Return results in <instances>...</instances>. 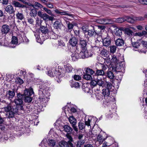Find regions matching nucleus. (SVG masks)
I'll use <instances>...</instances> for the list:
<instances>
[{"instance_id":"obj_1","label":"nucleus","mask_w":147,"mask_h":147,"mask_svg":"<svg viewBox=\"0 0 147 147\" xmlns=\"http://www.w3.org/2000/svg\"><path fill=\"white\" fill-rule=\"evenodd\" d=\"M80 46L81 49V51L80 52V57L83 58H88L91 57L92 54L90 51L87 50V43L86 41L82 40L80 38Z\"/></svg>"},{"instance_id":"obj_2","label":"nucleus","mask_w":147,"mask_h":147,"mask_svg":"<svg viewBox=\"0 0 147 147\" xmlns=\"http://www.w3.org/2000/svg\"><path fill=\"white\" fill-rule=\"evenodd\" d=\"M37 14L38 16L45 21H53L54 19L53 17L48 15L45 13H43L41 11H38L37 13V10L35 9L30 10L29 15L31 17H35Z\"/></svg>"},{"instance_id":"obj_3","label":"nucleus","mask_w":147,"mask_h":147,"mask_svg":"<svg viewBox=\"0 0 147 147\" xmlns=\"http://www.w3.org/2000/svg\"><path fill=\"white\" fill-rule=\"evenodd\" d=\"M64 73L63 72L61 73V72H58L55 70L54 69H52V70H50L48 72V75L51 77H54L55 76H56L57 78H58L57 80V81L58 83H59L61 81V78L63 76Z\"/></svg>"},{"instance_id":"obj_4","label":"nucleus","mask_w":147,"mask_h":147,"mask_svg":"<svg viewBox=\"0 0 147 147\" xmlns=\"http://www.w3.org/2000/svg\"><path fill=\"white\" fill-rule=\"evenodd\" d=\"M5 111L7 112V115L9 118H13L14 114L20 110L15 107H11L10 105H7L4 108Z\"/></svg>"},{"instance_id":"obj_5","label":"nucleus","mask_w":147,"mask_h":147,"mask_svg":"<svg viewBox=\"0 0 147 147\" xmlns=\"http://www.w3.org/2000/svg\"><path fill=\"white\" fill-rule=\"evenodd\" d=\"M23 95L20 93L17 94L16 98L14 100V102L18 106L16 107L20 110H23L24 108L22 106L23 103Z\"/></svg>"},{"instance_id":"obj_6","label":"nucleus","mask_w":147,"mask_h":147,"mask_svg":"<svg viewBox=\"0 0 147 147\" xmlns=\"http://www.w3.org/2000/svg\"><path fill=\"white\" fill-rule=\"evenodd\" d=\"M107 88L103 89L102 90V94L105 98L109 97L110 94V91L111 90H110L114 88L113 85L110 82H106Z\"/></svg>"},{"instance_id":"obj_7","label":"nucleus","mask_w":147,"mask_h":147,"mask_svg":"<svg viewBox=\"0 0 147 147\" xmlns=\"http://www.w3.org/2000/svg\"><path fill=\"white\" fill-rule=\"evenodd\" d=\"M40 31L42 33V40H45L47 38V37L46 36L47 34L49 35V30L48 29L47 27L43 26H40Z\"/></svg>"},{"instance_id":"obj_8","label":"nucleus","mask_w":147,"mask_h":147,"mask_svg":"<svg viewBox=\"0 0 147 147\" xmlns=\"http://www.w3.org/2000/svg\"><path fill=\"white\" fill-rule=\"evenodd\" d=\"M69 120L70 123L71 124L72 126L73 127L74 130L76 132L78 131V129L77 126H76L77 123L76 119L73 116H71L69 117Z\"/></svg>"},{"instance_id":"obj_9","label":"nucleus","mask_w":147,"mask_h":147,"mask_svg":"<svg viewBox=\"0 0 147 147\" xmlns=\"http://www.w3.org/2000/svg\"><path fill=\"white\" fill-rule=\"evenodd\" d=\"M139 42L140 44V48H142V49H139V52L145 53V49L147 48V42L143 41H139Z\"/></svg>"},{"instance_id":"obj_10","label":"nucleus","mask_w":147,"mask_h":147,"mask_svg":"<svg viewBox=\"0 0 147 147\" xmlns=\"http://www.w3.org/2000/svg\"><path fill=\"white\" fill-rule=\"evenodd\" d=\"M71 37L70 39L69 43V44L73 47L76 46L78 43V40L76 37H74V34L71 32Z\"/></svg>"},{"instance_id":"obj_11","label":"nucleus","mask_w":147,"mask_h":147,"mask_svg":"<svg viewBox=\"0 0 147 147\" xmlns=\"http://www.w3.org/2000/svg\"><path fill=\"white\" fill-rule=\"evenodd\" d=\"M10 30L9 26L7 24L3 25L1 29V31L2 34H6L8 33Z\"/></svg>"},{"instance_id":"obj_12","label":"nucleus","mask_w":147,"mask_h":147,"mask_svg":"<svg viewBox=\"0 0 147 147\" xmlns=\"http://www.w3.org/2000/svg\"><path fill=\"white\" fill-rule=\"evenodd\" d=\"M78 50H76L71 55V57L72 60L74 61H76L79 58L85 59L86 58H83L80 57V53L78 54Z\"/></svg>"},{"instance_id":"obj_13","label":"nucleus","mask_w":147,"mask_h":147,"mask_svg":"<svg viewBox=\"0 0 147 147\" xmlns=\"http://www.w3.org/2000/svg\"><path fill=\"white\" fill-rule=\"evenodd\" d=\"M34 93L33 89L32 88L30 87L29 89H26L24 90V94L22 95L23 96H31Z\"/></svg>"},{"instance_id":"obj_14","label":"nucleus","mask_w":147,"mask_h":147,"mask_svg":"<svg viewBox=\"0 0 147 147\" xmlns=\"http://www.w3.org/2000/svg\"><path fill=\"white\" fill-rule=\"evenodd\" d=\"M111 57H110L109 56L107 57V62H109L110 61L111 63L113 62L115 63L118 62V60L115 55H111Z\"/></svg>"},{"instance_id":"obj_15","label":"nucleus","mask_w":147,"mask_h":147,"mask_svg":"<svg viewBox=\"0 0 147 147\" xmlns=\"http://www.w3.org/2000/svg\"><path fill=\"white\" fill-rule=\"evenodd\" d=\"M55 11L56 13L59 14L61 15H67L70 17L72 16V15L71 14L68 13L66 11H63L62 10H59L58 9H56L55 10Z\"/></svg>"},{"instance_id":"obj_16","label":"nucleus","mask_w":147,"mask_h":147,"mask_svg":"<svg viewBox=\"0 0 147 147\" xmlns=\"http://www.w3.org/2000/svg\"><path fill=\"white\" fill-rule=\"evenodd\" d=\"M39 87L40 89L38 90V95L39 96V97L38 99H40V98H42V97H45V90L44 89V88H42L41 86Z\"/></svg>"},{"instance_id":"obj_17","label":"nucleus","mask_w":147,"mask_h":147,"mask_svg":"<svg viewBox=\"0 0 147 147\" xmlns=\"http://www.w3.org/2000/svg\"><path fill=\"white\" fill-rule=\"evenodd\" d=\"M103 44L105 47H108L110 45L111 40L109 37L105 38L102 40Z\"/></svg>"},{"instance_id":"obj_18","label":"nucleus","mask_w":147,"mask_h":147,"mask_svg":"<svg viewBox=\"0 0 147 147\" xmlns=\"http://www.w3.org/2000/svg\"><path fill=\"white\" fill-rule=\"evenodd\" d=\"M88 35L90 36H95L96 35H98V33L94 30V28L92 27V28L91 30H89L88 31Z\"/></svg>"},{"instance_id":"obj_19","label":"nucleus","mask_w":147,"mask_h":147,"mask_svg":"<svg viewBox=\"0 0 147 147\" xmlns=\"http://www.w3.org/2000/svg\"><path fill=\"white\" fill-rule=\"evenodd\" d=\"M124 41L122 38H118L115 40V44L117 46H120L123 45Z\"/></svg>"},{"instance_id":"obj_20","label":"nucleus","mask_w":147,"mask_h":147,"mask_svg":"<svg viewBox=\"0 0 147 147\" xmlns=\"http://www.w3.org/2000/svg\"><path fill=\"white\" fill-rule=\"evenodd\" d=\"M82 89L83 91L86 93H88L90 90L89 85L87 84H84L83 85Z\"/></svg>"},{"instance_id":"obj_21","label":"nucleus","mask_w":147,"mask_h":147,"mask_svg":"<svg viewBox=\"0 0 147 147\" xmlns=\"http://www.w3.org/2000/svg\"><path fill=\"white\" fill-rule=\"evenodd\" d=\"M6 11L10 14L13 13L14 12L13 8L11 5H7L5 8Z\"/></svg>"},{"instance_id":"obj_22","label":"nucleus","mask_w":147,"mask_h":147,"mask_svg":"<svg viewBox=\"0 0 147 147\" xmlns=\"http://www.w3.org/2000/svg\"><path fill=\"white\" fill-rule=\"evenodd\" d=\"M42 105H45V104L47 102L48 100V98L47 97H42V98H40V99H38Z\"/></svg>"},{"instance_id":"obj_23","label":"nucleus","mask_w":147,"mask_h":147,"mask_svg":"<svg viewBox=\"0 0 147 147\" xmlns=\"http://www.w3.org/2000/svg\"><path fill=\"white\" fill-rule=\"evenodd\" d=\"M108 53V51L104 49H103L100 52V55L103 58L104 57H107Z\"/></svg>"},{"instance_id":"obj_24","label":"nucleus","mask_w":147,"mask_h":147,"mask_svg":"<svg viewBox=\"0 0 147 147\" xmlns=\"http://www.w3.org/2000/svg\"><path fill=\"white\" fill-rule=\"evenodd\" d=\"M63 128L64 130L68 134L71 133L72 130L71 127L67 125H65L63 127Z\"/></svg>"},{"instance_id":"obj_25","label":"nucleus","mask_w":147,"mask_h":147,"mask_svg":"<svg viewBox=\"0 0 147 147\" xmlns=\"http://www.w3.org/2000/svg\"><path fill=\"white\" fill-rule=\"evenodd\" d=\"M125 21H127L128 22L132 23L135 21V17L133 16L132 18L128 16H125Z\"/></svg>"},{"instance_id":"obj_26","label":"nucleus","mask_w":147,"mask_h":147,"mask_svg":"<svg viewBox=\"0 0 147 147\" xmlns=\"http://www.w3.org/2000/svg\"><path fill=\"white\" fill-rule=\"evenodd\" d=\"M15 95V93L13 91L9 90L7 92L6 96L9 98H12Z\"/></svg>"},{"instance_id":"obj_27","label":"nucleus","mask_w":147,"mask_h":147,"mask_svg":"<svg viewBox=\"0 0 147 147\" xmlns=\"http://www.w3.org/2000/svg\"><path fill=\"white\" fill-rule=\"evenodd\" d=\"M66 72L70 73L71 72L73 69V68L72 66L69 65L67 64L65 65V67Z\"/></svg>"},{"instance_id":"obj_28","label":"nucleus","mask_w":147,"mask_h":147,"mask_svg":"<svg viewBox=\"0 0 147 147\" xmlns=\"http://www.w3.org/2000/svg\"><path fill=\"white\" fill-rule=\"evenodd\" d=\"M69 144L67 142L61 141L59 143L60 147H68Z\"/></svg>"},{"instance_id":"obj_29","label":"nucleus","mask_w":147,"mask_h":147,"mask_svg":"<svg viewBox=\"0 0 147 147\" xmlns=\"http://www.w3.org/2000/svg\"><path fill=\"white\" fill-rule=\"evenodd\" d=\"M12 4L16 7L23 8L25 7L24 5H22L19 2L16 1H13Z\"/></svg>"},{"instance_id":"obj_30","label":"nucleus","mask_w":147,"mask_h":147,"mask_svg":"<svg viewBox=\"0 0 147 147\" xmlns=\"http://www.w3.org/2000/svg\"><path fill=\"white\" fill-rule=\"evenodd\" d=\"M107 76L109 78L113 79L115 77L114 74L113 72L111 71H108L107 73Z\"/></svg>"},{"instance_id":"obj_31","label":"nucleus","mask_w":147,"mask_h":147,"mask_svg":"<svg viewBox=\"0 0 147 147\" xmlns=\"http://www.w3.org/2000/svg\"><path fill=\"white\" fill-rule=\"evenodd\" d=\"M97 141L99 142V143L100 144H101L105 140V139L101 135L99 134L97 137Z\"/></svg>"},{"instance_id":"obj_32","label":"nucleus","mask_w":147,"mask_h":147,"mask_svg":"<svg viewBox=\"0 0 147 147\" xmlns=\"http://www.w3.org/2000/svg\"><path fill=\"white\" fill-rule=\"evenodd\" d=\"M48 35H49L51 38L56 39L58 38L57 35L56 34L53 32H49V34Z\"/></svg>"},{"instance_id":"obj_33","label":"nucleus","mask_w":147,"mask_h":147,"mask_svg":"<svg viewBox=\"0 0 147 147\" xmlns=\"http://www.w3.org/2000/svg\"><path fill=\"white\" fill-rule=\"evenodd\" d=\"M61 23L58 21H56L54 23V27L56 29L60 28Z\"/></svg>"},{"instance_id":"obj_34","label":"nucleus","mask_w":147,"mask_h":147,"mask_svg":"<svg viewBox=\"0 0 147 147\" xmlns=\"http://www.w3.org/2000/svg\"><path fill=\"white\" fill-rule=\"evenodd\" d=\"M56 143V142L55 140H49L48 141V144L49 146L51 147H53Z\"/></svg>"},{"instance_id":"obj_35","label":"nucleus","mask_w":147,"mask_h":147,"mask_svg":"<svg viewBox=\"0 0 147 147\" xmlns=\"http://www.w3.org/2000/svg\"><path fill=\"white\" fill-rule=\"evenodd\" d=\"M96 75L98 76H103L105 75V72L101 69H97L96 70Z\"/></svg>"},{"instance_id":"obj_36","label":"nucleus","mask_w":147,"mask_h":147,"mask_svg":"<svg viewBox=\"0 0 147 147\" xmlns=\"http://www.w3.org/2000/svg\"><path fill=\"white\" fill-rule=\"evenodd\" d=\"M132 44L133 47L135 48H138V49L140 48V44L139 42H132Z\"/></svg>"},{"instance_id":"obj_37","label":"nucleus","mask_w":147,"mask_h":147,"mask_svg":"<svg viewBox=\"0 0 147 147\" xmlns=\"http://www.w3.org/2000/svg\"><path fill=\"white\" fill-rule=\"evenodd\" d=\"M124 31L126 34L129 36L132 35L133 32L129 28H125V29Z\"/></svg>"},{"instance_id":"obj_38","label":"nucleus","mask_w":147,"mask_h":147,"mask_svg":"<svg viewBox=\"0 0 147 147\" xmlns=\"http://www.w3.org/2000/svg\"><path fill=\"white\" fill-rule=\"evenodd\" d=\"M98 22L100 24H108V21L107 20L104 18L100 19L98 20Z\"/></svg>"},{"instance_id":"obj_39","label":"nucleus","mask_w":147,"mask_h":147,"mask_svg":"<svg viewBox=\"0 0 147 147\" xmlns=\"http://www.w3.org/2000/svg\"><path fill=\"white\" fill-rule=\"evenodd\" d=\"M31 6L34 8H36V7L42 8L43 7L42 5L38 2H35L34 4L31 5Z\"/></svg>"},{"instance_id":"obj_40","label":"nucleus","mask_w":147,"mask_h":147,"mask_svg":"<svg viewBox=\"0 0 147 147\" xmlns=\"http://www.w3.org/2000/svg\"><path fill=\"white\" fill-rule=\"evenodd\" d=\"M125 21V16H124L123 18H118L116 19L115 20V21L118 23H121Z\"/></svg>"},{"instance_id":"obj_41","label":"nucleus","mask_w":147,"mask_h":147,"mask_svg":"<svg viewBox=\"0 0 147 147\" xmlns=\"http://www.w3.org/2000/svg\"><path fill=\"white\" fill-rule=\"evenodd\" d=\"M24 101L26 102H30L32 100V98L31 96H25L24 98Z\"/></svg>"},{"instance_id":"obj_42","label":"nucleus","mask_w":147,"mask_h":147,"mask_svg":"<svg viewBox=\"0 0 147 147\" xmlns=\"http://www.w3.org/2000/svg\"><path fill=\"white\" fill-rule=\"evenodd\" d=\"M16 16L17 18L21 20H22L24 18V16L23 13H21L18 12L16 14Z\"/></svg>"},{"instance_id":"obj_43","label":"nucleus","mask_w":147,"mask_h":147,"mask_svg":"<svg viewBox=\"0 0 147 147\" xmlns=\"http://www.w3.org/2000/svg\"><path fill=\"white\" fill-rule=\"evenodd\" d=\"M84 78L87 80H91L92 79V78L91 75L86 73L84 75Z\"/></svg>"},{"instance_id":"obj_44","label":"nucleus","mask_w":147,"mask_h":147,"mask_svg":"<svg viewBox=\"0 0 147 147\" xmlns=\"http://www.w3.org/2000/svg\"><path fill=\"white\" fill-rule=\"evenodd\" d=\"M97 84L98 85L100 86L103 87L105 84V82L102 80L98 79L97 80Z\"/></svg>"},{"instance_id":"obj_45","label":"nucleus","mask_w":147,"mask_h":147,"mask_svg":"<svg viewBox=\"0 0 147 147\" xmlns=\"http://www.w3.org/2000/svg\"><path fill=\"white\" fill-rule=\"evenodd\" d=\"M94 71L92 69L90 68H87L86 70V73L90 75H92L94 73Z\"/></svg>"},{"instance_id":"obj_46","label":"nucleus","mask_w":147,"mask_h":147,"mask_svg":"<svg viewBox=\"0 0 147 147\" xmlns=\"http://www.w3.org/2000/svg\"><path fill=\"white\" fill-rule=\"evenodd\" d=\"M100 66H101L102 69H101L104 72L106 71L108 67V66L106 64H104L102 63H100Z\"/></svg>"},{"instance_id":"obj_47","label":"nucleus","mask_w":147,"mask_h":147,"mask_svg":"<svg viewBox=\"0 0 147 147\" xmlns=\"http://www.w3.org/2000/svg\"><path fill=\"white\" fill-rule=\"evenodd\" d=\"M66 136L67 139L69 140L67 142L69 144V145L71 146H72L73 144L71 142L73 140L71 136L69 134H67Z\"/></svg>"},{"instance_id":"obj_48","label":"nucleus","mask_w":147,"mask_h":147,"mask_svg":"<svg viewBox=\"0 0 147 147\" xmlns=\"http://www.w3.org/2000/svg\"><path fill=\"white\" fill-rule=\"evenodd\" d=\"M84 141L83 140H78L76 144V146L77 147H81L82 145L84 143Z\"/></svg>"},{"instance_id":"obj_49","label":"nucleus","mask_w":147,"mask_h":147,"mask_svg":"<svg viewBox=\"0 0 147 147\" xmlns=\"http://www.w3.org/2000/svg\"><path fill=\"white\" fill-rule=\"evenodd\" d=\"M85 124L82 122H80L78 123V127L80 129L82 130L85 127Z\"/></svg>"},{"instance_id":"obj_50","label":"nucleus","mask_w":147,"mask_h":147,"mask_svg":"<svg viewBox=\"0 0 147 147\" xmlns=\"http://www.w3.org/2000/svg\"><path fill=\"white\" fill-rule=\"evenodd\" d=\"M11 44L16 45L18 43L17 38L15 36L12 37V40L11 42Z\"/></svg>"},{"instance_id":"obj_51","label":"nucleus","mask_w":147,"mask_h":147,"mask_svg":"<svg viewBox=\"0 0 147 147\" xmlns=\"http://www.w3.org/2000/svg\"><path fill=\"white\" fill-rule=\"evenodd\" d=\"M110 51L111 53H113L116 51L117 47L115 45H113L110 47Z\"/></svg>"},{"instance_id":"obj_52","label":"nucleus","mask_w":147,"mask_h":147,"mask_svg":"<svg viewBox=\"0 0 147 147\" xmlns=\"http://www.w3.org/2000/svg\"><path fill=\"white\" fill-rule=\"evenodd\" d=\"M146 33V32L143 31L142 32H138L136 33V35L139 36H141L143 35H145Z\"/></svg>"},{"instance_id":"obj_53","label":"nucleus","mask_w":147,"mask_h":147,"mask_svg":"<svg viewBox=\"0 0 147 147\" xmlns=\"http://www.w3.org/2000/svg\"><path fill=\"white\" fill-rule=\"evenodd\" d=\"M43 9L48 14L53 16H54L53 15V14L52 13V11L51 10L48 9L47 8L45 7H44L43 8Z\"/></svg>"},{"instance_id":"obj_54","label":"nucleus","mask_w":147,"mask_h":147,"mask_svg":"<svg viewBox=\"0 0 147 147\" xmlns=\"http://www.w3.org/2000/svg\"><path fill=\"white\" fill-rule=\"evenodd\" d=\"M134 19L135 21H142L145 19L144 16L135 17Z\"/></svg>"},{"instance_id":"obj_55","label":"nucleus","mask_w":147,"mask_h":147,"mask_svg":"<svg viewBox=\"0 0 147 147\" xmlns=\"http://www.w3.org/2000/svg\"><path fill=\"white\" fill-rule=\"evenodd\" d=\"M95 95L96 98L97 100H100L102 98V96L100 94L98 93H96L95 94Z\"/></svg>"},{"instance_id":"obj_56","label":"nucleus","mask_w":147,"mask_h":147,"mask_svg":"<svg viewBox=\"0 0 147 147\" xmlns=\"http://www.w3.org/2000/svg\"><path fill=\"white\" fill-rule=\"evenodd\" d=\"M34 35L36 37V40L38 42H40V39H41L40 34H38V33H35L34 34Z\"/></svg>"},{"instance_id":"obj_57","label":"nucleus","mask_w":147,"mask_h":147,"mask_svg":"<svg viewBox=\"0 0 147 147\" xmlns=\"http://www.w3.org/2000/svg\"><path fill=\"white\" fill-rule=\"evenodd\" d=\"M122 34V31L121 30L118 29H117L116 30V32L115 33V34L116 36H120Z\"/></svg>"},{"instance_id":"obj_58","label":"nucleus","mask_w":147,"mask_h":147,"mask_svg":"<svg viewBox=\"0 0 147 147\" xmlns=\"http://www.w3.org/2000/svg\"><path fill=\"white\" fill-rule=\"evenodd\" d=\"M16 82L18 84H22L24 83L23 80L19 78H18L17 79V80H16Z\"/></svg>"},{"instance_id":"obj_59","label":"nucleus","mask_w":147,"mask_h":147,"mask_svg":"<svg viewBox=\"0 0 147 147\" xmlns=\"http://www.w3.org/2000/svg\"><path fill=\"white\" fill-rule=\"evenodd\" d=\"M36 24L38 26H41V24L42 23V20H40L38 18H36Z\"/></svg>"},{"instance_id":"obj_60","label":"nucleus","mask_w":147,"mask_h":147,"mask_svg":"<svg viewBox=\"0 0 147 147\" xmlns=\"http://www.w3.org/2000/svg\"><path fill=\"white\" fill-rule=\"evenodd\" d=\"M28 22L30 24L34 25V19L32 18H28L27 19Z\"/></svg>"},{"instance_id":"obj_61","label":"nucleus","mask_w":147,"mask_h":147,"mask_svg":"<svg viewBox=\"0 0 147 147\" xmlns=\"http://www.w3.org/2000/svg\"><path fill=\"white\" fill-rule=\"evenodd\" d=\"M81 77L79 75H75L74 76V79L76 80H79L81 79Z\"/></svg>"},{"instance_id":"obj_62","label":"nucleus","mask_w":147,"mask_h":147,"mask_svg":"<svg viewBox=\"0 0 147 147\" xmlns=\"http://www.w3.org/2000/svg\"><path fill=\"white\" fill-rule=\"evenodd\" d=\"M74 33V37H76L78 35L79 36V37H80L79 36V30H75L73 31Z\"/></svg>"},{"instance_id":"obj_63","label":"nucleus","mask_w":147,"mask_h":147,"mask_svg":"<svg viewBox=\"0 0 147 147\" xmlns=\"http://www.w3.org/2000/svg\"><path fill=\"white\" fill-rule=\"evenodd\" d=\"M90 84L92 86H95L97 84V81L94 80H92L90 82Z\"/></svg>"},{"instance_id":"obj_64","label":"nucleus","mask_w":147,"mask_h":147,"mask_svg":"<svg viewBox=\"0 0 147 147\" xmlns=\"http://www.w3.org/2000/svg\"><path fill=\"white\" fill-rule=\"evenodd\" d=\"M74 27L73 24L69 22L68 24V28L69 29H71Z\"/></svg>"}]
</instances>
